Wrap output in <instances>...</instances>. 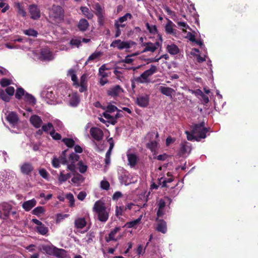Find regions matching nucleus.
<instances>
[{"instance_id":"obj_37","label":"nucleus","mask_w":258,"mask_h":258,"mask_svg":"<svg viewBox=\"0 0 258 258\" xmlns=\"http://www.w3.org/2000/svg\"><path fill=\"white\" fill-rule=\"evenodd\" d=\"M80 101V98L77 95H73L71 99L70 100V103L73 106H76L79 104Z\"/></svg>"},{"instance_id":"obj_64","label":"nucleus","mask_w":258,"mask_h":258,"mask_svg":"<svg viewBox=\"0 0 258 258\" xmlns=\"http://www.w3.org/2000/svg\"><path fill=\"white\" fill-rule=\"evenodd\" d=\"M39 173L42 176V177H43V178H44V179H47L49 175L48 172H47L46 169H44V168L40 169L39 170Z\"/></svg>"},{"instance_id":"obj_3","label":"nucleus","mask_w":258,"mask_h":258,"mask_svg":"<svg viewBox=\"0 0 258 258\" xmlns=\"http://www.w3.org/2000/svg\"><path fill=\"white\" fill-rule=\"evenodd\" d=\"M95 9V14L97 17V22L100 26H103L105 19V10L104 7H102L99 3H96L93 5Z\"/></svg>"},{"instance_id":"obj_52","label":"nucleus","mask_w":258,"mask_h":258,"mask_svg":"<svg viewBox=\"0 0 258 258\" xmlns=\"http://www.w3.org/2000/svg\"><path fill=\"white\" fill-rule=\"evenodd\" d=\"M100 187L104 190H109L110 183L107 180H102L100 182Z\"/></svg>"},{"instance_id":"obj_24","label":"nucleus","mask_w":258,"mask_h":258,"mask_svg":"<svg viewBox=\"0 0 258 258\" xmlns=\"http://www.w3.org/2000/svg\"><path fill=\"white\" fill-rule=\"evenodd\" d=\"M121 229L120 227H116L114 229L111 230L108 234V237H106L105 240L107 242H109L110 240H116L115 238V235L117 234L118 231Z\"/></svg>"},{"instance_id":"obj_11","label":"nucleus","mask_w":258,"mask_h":258,"mask_svg":"<svg viewBox=\"0 0 258 258\" xmlns=\"http://www.w3.org/2000/svg\"><path fill=\"white\" fill-rule=\"evenodd\" d=\"M166 201L163 199L159 200L157 203V211L156 215L158 217H162L165 215Z\"/></svg>"},{"instance_id":"obj_50","label":"nucleus","mask_w":258,"mask_h":258,"mask_svg":"<svg viewBox=\"0 0 258 258\" xmlns=\"http://www.w3.org/2000/svg\"><path fill=\"white\" fill-rule=\"evenodd\" d=\"M40 11L37 5L33 4V19H38L40 17Z\"/></svg>"},{"instance_id":"obj_16","label":"nucleus","mask_w":258,"mask_h":258,"mask_svg":"<svg viewBox=\"0 0 258 258\" xmlns=\"http://www.w3.org/2000/svg\"><path fill=\"white\" fill-rule=\"evenodd\" d=\"M7 120L11 124L15 125L19 120V117L17 113L12 111L6 117Z\"/></svg>"},{"instance_id":"obj_21","label":"nucleus","mask_w":258,"mask_h":258,"mask_svg":"<svg viewBox=\"0 0 258 258\" xmlns=\"http://www.w3.org/2000/svg\"><path fill=\"white\" fill-rule=\"evenodd\" d=\"M87 76L85 74H83V75H82L80 79V88L79 91L80 92H85V91H86L87 89Z\"/></svg>"},{"instance_id":"obj_39","label":"nucleus","mask_w":258,"mask_h":258,"mask_svg":"<svg viewBox=\"0 0 258 258\" xmlns=\"http://www.w3.org/2000/svg\"><path fill=\"white\" fill-rule=\"evenodd\" d=\"M45 210L42 206H39L33 210V215H41L45 213Z\"/></svg>"},{"instance_id":"obj_1","label":"nucleus","mask_w":258,"mask_h":258,"mask_svg":"<svg viewBox=\"0 0 258 258\" xmlns=\"http://www.w3.org/2000/svg\"><path fill=\"white\" fill-rule=\"evenodd\" d=\"M93 209L97 214L99 220L106 222L108 219L109 214L107 211L106 206L101 200L96 201L93 206Z\"/></svg>"},{"instance_id":"obj_38","label":"nucleus","mask_w":258,"mask_h":258,"mask_svg":"<svg viewBox=\"0 0 258 258\" xmlns=\"http://www.w3.org/2000/svg\"><path fill=\"white\" fill-rule=\"evenodd\" d=\"M78 169L80 171V172H81V173H84L85 171L87 170L88 166L87 164H84L83 163V161H78Z\"/></svg>"},{"instance_id":"obj_56","label":"nucleus","mask_w":258,"mask_h":258,"mask_svg":"<svg viewBox=\"0 0 258 258\" xmlns=\"http://www.w3.org/2000/svg\"><path fill=\"white\" fill-rule=\"evenodd\" d=\"M12 81L7 78H3L0 81V84L2 87H5L11 84Z\"/></svg>"},{"instance_id":"obj_17","label":"nucleus","mask_w":258,"mask_h":258,"mask_svg":"<svg viewBox=\"0 0 258 258\" xmlns=\"http://www.w3.org/2000/svg\"><path fill=\"white\" fill-rule=\"evenodd\" d=\"M90 24L87 21V19L82 18L80 19L78 25V28L81 31H86L87 29H88Z\"/></svg>"},{"instance_id":"obj_18","label":"nucleus","mask_w":258,"mask_h":258,"mask_svg":"<svg viewBox=\"0 0 258 258\" xmlns=\"http://www.w3.org/2000/svg\"><path fill=\"white\" fill-rule=\"evenodd\" d=\"M20 170L23 174L29 175L32 171V166L31 163L25 162L22 165Z\"/></svg>"},{"instance_id":"obj_12","label":"nucleus","mask_w":258,"mask_h":258,"mask_svg":"<svg viewBox=\"0 0 258 258\" xmlns=\"http://www.w3.org/2000/svg\"><path fill=\"white\" fill-rule=\"evenodd\" d=\"M149 95H140L137 98L136 104L141 107H146L149 104Z\"/></svg>"},{"instance_id":"obj_13","label":"nucleus","mask_w":258,"mask_h":258,"mask_svg":"<svg viewBox=\"0 0 258 258\" xmlns=\"http://www.w3.org/2000/svg\"><path fill=\"white\" fill-rule=\"evenodd\" d=\"M123 89L121 88L119 85H115L113 87L110 88L107 90V94L112 97H116L118 96L121 92H123Z\"/></svg>"},{"instance_id":"obj_14","label":"nucleus","mask_w":258,"mask_h":258,"mask_svg":"<svg viewBox=\"0 0 258 258\" xmlns=\"http://www.w3.org/2000/svg\"><path fill=\"white\" fill-rule=\"evenodd\" d=\"M156 221L157 222L156 230L162 233H166L167 231V227L166 221L164 220H160V218L156 217Z\"/></svg>"},{"instance_id":"obj_29","label":"nucleus","mask_w":258,"mask_h":258,"mask_svg":"<svg viewBox=\"0 0 258 258\" xmlns=\"http://www.w3.org/2000/svg\"><path fill=\"white\" fill-rule=\"evenodd\" d=\"M127 159L131 166H135L137 163L138 156L135 154H127Z\"/></svg>"},{"instance_id":"obj_27","label":"nucleus","mask_w":258,"mask_h":258,"mask_svg":"<svg viewBox=\"0 0 258 258\" xmlns=\"http://www.w3.org/2000/svg\"><path fill=\"white\" fill-rule=\"evenodd\" d=\"M22 112L24 116L29 117L30 122L32 124V110L31 107L26 106L25 111H22Z\"/></svg>"},{"instance_id":"obj_54","label":"nucleus","mask_w":258,"mask_h":258,"mask_svg":"<svg viewBox=\"0 0 258 258\" xmlns=\"http://www.w3.org/2000/svg\"><path fill=\"white\" fill-rule=\"evenodd\" d=\"M52 127H53V124L51 123V122H48L47 124H43L42 125V130L44 132H48L49 130L51 131L52 130Z\"/></svg>"},{"instance_id":"obj_8","label":"nucleus","mask_w":258,"mask_h":258,"mask_svg":"<svg viewBox=\"0 0 258 258\" xmlns=\"http://www.w3.org/2000/svg\"><path fill=\"white\" fill-rule=\"evenodd\" d=\"M50 15L54 19H62L63 17V10L61 6L53 5L50 12Z\"/></svg>"},{"instance_id":"obj_42","label":"nucleus","mask_w":258,"mask_h":258,"mask_svg":"<svg viewBox=\"0 0 258 258\" xmlns=\"http://www.w3.org/2000/svg\"><path fill=\"white\" fill-rule=\"evenodd\" d=\"M15 7L17 10V12L19 14L22 15L24 17L26 15V12L23 10L21 5L19 3H15Z\"/></svg>"},{"instance_id":"obj_20","label":"nucleus","mask_w":258,"mask_h":258,"mask_svg":"<svg viewBox=\"0 0 258 258\" xmlns=\"http://www.w3.org/2000/svg\"><path fill=\"white\" fill-rule=\"evenodd\" d=\"M54 255L60 258H67L68 256L67 251L64 249H59L54 246Z\"/></svg>"},{"instance_id":"obj_47","label":"nucleus","mask_w":258,"mask_h":258,"mask_svg":"<svg viewBox=\"0 0 258 258\" xmlns=\"http://www.w3.org/2000/svg\"><path fill=\"white\" fill-rule=\"evenodd\" d=\"M22 207L26 211H30L32 208V200L25 202L23 204Z\"/></svg>"},{"instance_id":"obj_51","label":"nucleus","mask_w":258,"mask_h":258,"mask_svg":"<svg viewBox=\"0 0 258 258\" xmlns=\"http://www.w3.org/2000/svg\"><path fill=\"white\" fill-rule=\"evenodd\" d=\"M100 55L101 53H100V52H95V53H92L88 58L86 63H88V62L90 61V60H93V59H97V58H98Z\"/></svg>"},{"instance_id":"obj_2","label":"nucleus","mask_w":258,"mask_h":258,"mask_svg":"<svg viewBox=\"0 0 258 258\" xmlns=\"http://www.w3.org/2000/svg\"><path fill=\"white\" fill-rule=\"evenodd\" d=\"M209 131V128L205 127V122L195 124L192 126V132L195 136V140L200 141L201 139L206 138L207 133Z\"/></svg>"},{"instance_id":"obj_63","label":"nucleus","mask_w":258,"mask_h":258,"mask_svg":"<svg viewBox=\"0 0 258 258\" xmlns=\"http://www.w3.org/2000/svg\"><path fill=\"white\" fill-rule=\"evenodd\" d=\"M5 91L8 95L10 97L14 95L15 92V89L13 87L10 86L7 88Z\"/></svg>"},{"instance_id":"obj_45","label":"nucleus","mask_w":258,"mask_h":258,"mask_svg":"<svg viewBox=\"0 0 258 258\" xmlns=\"http://www.w3.org/2000/svg\"><path fill=\"white\" fill-rule=\"evenodd\" d=\"M146 26L150 33H157L158 30L156 25H150L149 23H146Z\"/></svg>"},{"instance_id":"obj_26","label":"nucleus","mask_w":258,"mask_h":258,"mask_svg":"<svg viewBox=\"0 0 258 258\" xmlns=\"http://www.w3.org/2000/svg\"><path fill=\"white\" fill-rule=\"evenodd\" d=\"M87 224L85 218H78L75 220V225L77 228H83Z\"/></svg>"},{"instance_id":"obj_53","label":"nucleus","mask_w":258,"mask_h":258,"mask_svg":"<svg viewBox=\"0 0 258 258\" xmlns=\"http://www.w3.org/2000/svg\"><path fill=\"white\" fill-rule=\"evenodd\" d=\"M66 198L69 201L70 206H74L75 200L73 195L72 193H69L66 195Z\"/></svg>"},{"instance_id":"obj_10","label":"nucleus","mask_w":258,"mask_h":258,"mask_svg":"<svg viewBox=\"0 0 258 258\" xmlns=\"http://www.w3.org/2000/svg\"><path fill=\"white\" fill-rule=\"evenodd\" d=\"M33 223L36 224L35 230L41 235H46L48 232V229L44 224H43L41 221L37 220V219H33Z\"/></svg>"},{"instance_id":"obj_4","label":"nucleus","mask_w":258,"mask_h":258,"mask_svg":"<svg viewBox=\"0 0 258 258\" xmlns=\"http://www.w3.org/2000/svg\"><path fill=\"white\" fill-rule=\"evenodd\" d=\"M157 71V68L154 64H151L150 69L145 70L144 72L141 74L140 77L138 78L137 80L141 83H145V82H148V79L149 76H151L152 74L156 73Z\"/></svg>"},{"instance_id":"obj_15","label":"nucleus","mask_w":258,"mask_h":258,"mask_svg":"<svg viewBox=\"0 0 258 258\" xmlns=\"http://www.w3.org/2000/svg\"><path fill=\"white\" fill-rule=\"evenodd\" d=\"M159 90L162 94H165V95H167V96H169L171 98H172L173 96L175 94V89H172V88H169V87H163V86H161L159 88Z\"/></svg>"},{"instance_id":"obj_31","label":"nucleus","mask_w":258,"mask_h":258,"mask_svg":"<svg viewBox=\"0 0 258 258\" xmlns=\"http://www.w3.org/2000/svg\"><path fill=\"white\" fill-rule=\"evenodd\" d=\"M167 49L168 52L170 54H177L179 51V49L176 44H168L167 46Z\"/></svg>"},{"instance_id":"obj_60","label":"nucleus","mask_w":258,"mask_h":258,"mask_svg":"<svg viewBox=\"0 0 258 258\" xmlns=\"http://www.w3.org/2000/svg\"><path fill=\"white\" fill-rule=\"evenodd\" d=\"M102 115L105 118H107V119H109V122L112 124V121L113 120V116H112V115H110L109 114V112H107V109H106V111L103 112L102 113Z\"/></svg>"},{"instance_id":"obj_58","label":"nucleus","mask_w":258,"mask_h":258,"mask_svg":"<svg viewBox=\"0 0 258 258\" xmlns=\"http://www.w3.org/2000/svg\"><path fill=\"white\" fill-rule=\"evenodd\" d=\"M95 236V233L94 232V231H90L88 232L86 235L87 243H91V242H92Z\"/></svg>"},{"instance_id":"obj_32","label":"nucleus","mask_w":258,"mask_h":258,"mask_svg":"<svg viewBox=\"0 0 258 258\" xmlns=\"http://www.w3.org/2000/svg\"><path fill=\"white\" fill-rule=\"evenodd\" d=\"M42 249L49 255H51V254L54 255V246H51V245H43Z\"/></svg>"},{"instance_id":"obj_30","label":"nucleus","mask_w":258,"mask_h":258,"mask_svg":"<svg viewBox=\"0 0 258 258\" xmlns=\"http://www.w3.org/2000/svg\"><path fill=\"white\" fill-rule=\"evenodd\" d=\"M174 23L171 20H168V22L165 25V31L166 33L173 34L174 33L173 29Z\"/></svg>"},{"instance_id":"obj_9","label":"nucleus","mask_w":258,"mask_h":258,"mask_svg":"<svg viewBox=\"0 0 258 258\" xmlns=\"http://www.w3.org/2000/svg\"><path fill=\"white\" fill-rule=\"evenodd\" d=\"M110 46L111 47H116L119 49H129V48H131V44L128 42L121 41L120 39H117V40L113 41L110 44Z\"/></svg>"},{"instance_id":"obj_46","label":"nucleus","mask_w":258,"mask_h":258,"mask_svg":"<svg viewBox=\"0 0 258 258\" xmlns=\"http://www.w3.org/2000/svg\"><path fill=\"white\" fill-rule=\"evenodd\" d=\"M25 91L24 90L21 88H18L16 90V92L15 93V98L17 99H20L24 95Z\"/></svg>"},{"instance_id":"obj_41","label":"nucleus","mask_w":258,"mask_h":258,"mask_svg":"<svg viewBox=\"0 0 258 258\" xmlns=\"http://www.w3.org/2000/svg\"><path fill=\"white\" fill-rule=\"evenodd\" d=\"M0 97L5 102H8L10 100V97L8 95L6 91L0 88Z\"/></svg>"},{"instance_id":"obj_61","label":"nucleus","mask_w":258,"mask_h":258,"mask_svg":"<svg viewBox=\"0 0 258 258\" xmlns=\"http://www.w3.org/2000/svg\"><path fill=\"white\" fill-rule=\"evenodd\" d=\"M52 164L54 168H59L60 166L59 156L58 158H57V157H53L52 160Z\"/></svg>"},{"instance_id":"obj_23","label":"nucleus","mask_w":258,"mask_h":258,"mask_svg":"<svg viewBox=\"0 0 258 258\" xmlns=\"http://www.w3.org/2000/svg\"><path fill=\"white\" fill-rule=\"evenodd\" d=\"M82 13L87 18V19H93L94 15L93 13H91L90 9L86 7V6H81L80 8Z\"/></svg>"},{"instance_id":"obj_28","label":"nucleus","mask_w":258,"mask_h":258,"mask_svg":"<svg viewBox=\"0 0 258 258\" xmlns=\"http://www.w3.org/2000/svg\"><path fill=\"white\" fill-rule=\"evenodd\" d=\"M42 123L43 120L41 117L38 116V115H34V114H33V126L38 128V127H40Z\"/></svg>"},{"instance_id":"obj_49","label":"nucleus","mask_w":258,"mask_h":258,"mask_svg":"<svg viewBox=\"0 0 258 258\" xmlns=\"http://www.w3.org/2000/svg\"><path fill=\"white\" fill-rule=\"evenodd\" d=\"M105 108L107 109V111L109 112V113H112V112H114V111H121V109H118L117 107H116L115 105H112V104H108Z\"/></svg>"},{"instance_id":"obj_34","label":"nucleus","mask_w":258,"mask_h":258,"mask_svg":"<svg viewBox=\"0 0 258 258\" xmlns=\"http://www.w3.org/2000/svg\"><path fill=\"white\" fill-rule=\"evenodd\" d=\"M62 142L68 147V148H73L75 146L76 142L73 138H63Z\"/></svg>"},{"instance_id":"obj_40","label":"nucleus","mask_w":258,"mask_h":258,"mask_svg":"<svg viewBox=\"0 0 258 258\" xmlns=\"http://www.w3.org/2000/svg\"><path fill=\"white\" fill-rule=\"evenodd\" d=\"M50 135L51 136V137L52 138V139H53V140H61V134H58V133H56V131H55L54 127L53 126V128H52V131H51L50 132Z\"/></svg>"},{"instance_id":"obj_59","label":"nucleus","mask_w":258,"mask_h":258,"mask_svg":"<svg viewBox=\"0 0 258 258\" xmlns=\"http://www.w3.org/2000/svg\"><path fill=\"white\" fill-rule=\"evenodd\" d=\"M82 41L80 39H71L70 43L72 46H76V47H79L80 44H81Z\"/></svg>"},{"instance_id":"obj_5","label":"nucleus","mask_w":258,"mask_h":258,"mask_svg":"<svg viewBox=\"0 0 258 258\" xmlns=\"http://www.w3.org/2000/svg\"><path fill=\"white\" fill-rule=\"evenodd\" d=\"M38 58L41 60H52L54 59L52 52L48 47L40 49Z\"/></svg>"},{"instance_id":"obj_57","label":"nucleus","mask_w":258,"mask_h":258,"mask_svg":"<svg viewBox=\"0 0 258 258\" xmlns=\"http://www.w3.org/2000/svg\"><path fill=\"white\" fill-rule=\"evenodd\" d=\"M185 134L186 135L187 139L188 140H194L196 139V136L194 133H193V127L190 132L188 131H185Z\"/></svg>"},{"instance_id":"obj_62","label":"nucleus","mask_w":258,"mask_h":258,"mask_svg":"<svg viewBox=\"0 0 258 258\" xmlns=\"http://www.w3.org/2000/svg\"><path fill=\"white\" fill-rule=\"evenodd\" d=\"M111 154L110 152V149H109L107 151L106 153L105 154V159L104 160L105 163L106 165L110 164V156Z\"/></svg>"},{"instance_id":"obj_7","label":"nucleus","mask_w":258,"mask_h":258,"mask_svg":"<svg viewBox=\"0 0 258 258\" xmlns=\"http://www.w3.org/2000/svg\"><path fill=\"white\" fill-rule=\"evenodd\" d=\"M90 134L92 137L97 141L102 140L104 136L102 130L98 127H92L90 130Z\"/></svg>"},{"instance_id":"obj_43","label":"nucleus","mask_w":258,"mask_h":258,"mask_svg":"<svg viewBox=\"0 0 258 258\" xmlns=\"http://www.w3.org/2000/svg\"><path fill=\"white\" fill-rule=\"evenodd\" d=\"M70 163L67 164V170H70L72 174L74 176L76 169H77V167L75 164H74L73 161H70Z\"/></svg>"},{"instance_id":"obj_25","label":"nucleus","mask_w":258,"mask_h":258,"mask_svg":"<svg viewBox=\"0 0 258 258\" xmlns=\"http://www.w3.org/2000/svg\"><path fill=\"white\" fill-rule=\"evenodd\" d=\"M143 46H145V48L143 50V52H146V51H152L154 52L156 49H157L156 46L154 45V43L148 42V43H143Z\"/></svg>"},{"instance_id":"obj_36","label":"nucleus","mask_w":258,"mask_h":258,"mask_svg":"<svg viewBox=\"0 0 258 258\" xmlns=\"http://www.w3.org/2000/svg\"><path fill=\"white\" fill-rule=\"evenodd\" d=\"M142 219V216H140L139 218H138L136 220H132L131 221H129V222H127L126 223V226L127 227H135L136 225H137L138 224H139L140 223L141 220Z\"/></svg>"},{"instance_id":"obj_44","label":"nucleus","mask_w":258,"mask_h":258,"mask_svg":"<svg viewBox=\"0 0 258 258\" xmlns=\"http://www.w3.org/2000/svg\"><path fill=\"white\" fill-rule=\"evenodd\" d=\"M125 24H119L118 22H116L115 23V26L116 28L115 37L117 38L119 37L121 34V30L120 29V27H125Z\"/></svg>"},{"instance_id":"obj_6","label":"nucleus","mask_w":258,"mask_h":258,"mask_svg":"<svg viewBox=\"0 0 258 258\" xmlns=\"http://www.w3.org/2000/svg\"><path fill=\"white\" fill-rule=\"evenodd\" d=\"M12 206L7 203H4L0 205V216L3 219H7L11 213Z\"/></svg>"},{"instance_id":"obj_22","label":"nucleus","mask_w":258,"mask_h":258,"mask_svg":"<svg viewBox=\"0 0 258 258\" xmlns=\"http://www.w3.org/2000/svg\"><path fill=\"white\" fill-rule=\"evenodd\" d=\"M191 150V147L188 143H182L180 144V147L179 151V154L180 156L182 155L185 154L186 152H190Z\"/></svg>"},{"instance_id":"obj_35","label":"nucleus","mask_w":258,"mask_h":258,"mask_svg":"<svg viewBox=\"0 0 258 258\" xmlns=\"http://www.w3.org/2000/svg\"><path fill=\"white\" fill-rule=\"evenodd\" d=\"M146 146L148 149H150L151 151H156L157 146L158 143L156 141H150L146 144Z\"/></svg>"},{"instance_id":"obj_48","label":"nucleus","mask_w":258,"mask_h":258,"mask_svg":"<svg viewBox=\"0 0 258 258\" xmlns=\"http://www.w3.org/2000/svg\"><path fill=\"white\" fill-rule=\"evenodd\" d=\"M80 156L75 153H71L69 156V160H72L73 162L76 164V161H79Z\"/></svg>"},{"instance_id":"obj_55","label":"nucleus","mask_w":258,"mask_h":258,"mask_svg":"<svg viewBox=\"0 0 258 258\" xmlns=\"http://www.w3.org/2000/svg\"><path fill=\"white\" fill-rule=\"evenodd\" d=\"M132 15L131 13H125L123 16L121 17H120L118 19V22H120L121 23H122V22H124V21H126L128 18L129 19H132Z\"/></svg>"},{"instance_id":"obj_33","label":"nucleus","mask_w":258,"mask_h":258,"mask_svg":"<svg viewBox=\"0 0 258 258\" xmlns=\"http://www.w3.org/2000/svg\"><path fill=\"white\" fill-rule=\"evenodd\" d=\"M68 149L62 151L61 155L59 156V163L62 164H68V160L67 157V152Z\"/></svg>"},{"instance_id":"obj_19","label":"nucleus","mask_w":258,"mask_h":258,"mask_svg":"<svg viewBox=\"0 0 258 258\" xmlns=\"http://www.w3.org/2000/svg\"><path fill=\"white\" fill-rule=\"evenodd\" d=\"M85 178L84 176H83L82 174H79L76 169H75V175L72 178L71 181L73 183H76V184H80V183L83 182Z\"/></svg>"}]
</instances>
